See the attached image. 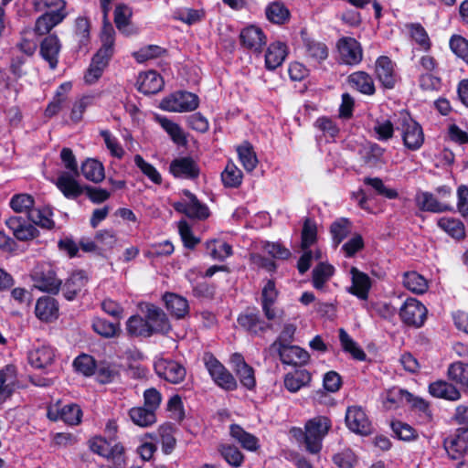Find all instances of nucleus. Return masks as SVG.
Returning <instances> with one entry per match:
<instances>
[{
	"label": "nucleus",
	"instance_id": "nucleus-48",
	"mask_svg": "<svg viewBox=\"0 0 468 468\" xmlns=\"http://www.w3.org/2000/svg\"><path fill=\"white\" fill-rule=\"evenodd\" d=\"M93 331L104 338H113L120 335L122 330L120 323H112L105 318L96 317L92 320Z\"/></svg>",
	"mask_w": 468,
	"mask_h": 468
},
{
	"label": "nucleus",
	"instance_id": "nucleus-56",
	"mask_svg": "<svg viewBox=\"0 0 468 468\" xmlns=\"http://www.w3.org/2000/svg\"><path fill=\"white\" fill-rule=\"evenodd\" d=\"M221 457L232 467L239 468L242 466L245 456L238 447L229 443H221L218 447Z\"/></svg>",
	"mask_w": 468,
	"mask_h": 468
},
{
	"label": "nucleus",
	"instance_id": "nucleus-22",
	"mask_svg": "<svg viewBox=\"0 0 468 468\" xmlns=\"http://www.w3.org/2000/svg\"><path fill=\"white\" fill-rule=\"evenodd\" d=\"M88 281L89 278L85 271L77 270L72 271L60 287L64 298L68 301L76 299L88 283Z\"/></svg>",
	"mask_w": 468,
	"mask_h": 468
},
{
	"label": "nucleus",
	"instance_id": "nucleus-57",
	"mask_svg": "<svg viewBox=\"0 0 468 468\" xmlns=\"http://www.w3.org/2000/svg\"><path fill=\"white\" fill-rule=\"evenodd\" d=\"M448 378L463 388H468V363H452L448 367Z\"/></svg>",
	"mask_w": 468,
	"mask_h": 468
},
{
	"label": "nucleus",
	"instance_id": "nucleus-12",
	"mask_svg": "<svg viewBox=\"0 0 468 468\" xmlns=\"http://www.w3.org/2000/svg\"><path fill=\"white\" fill-rule=\"evenodd\" d=\"M427 308L415 298H408L399 309V317L403 324L412 327H421L427 318Z\"/></svg>",
	"mask_w": 468,
	"mask_h": 468
},
{
	"label": "nucleus",
	"instance_id": "nucleus-39",
	"mask_svg": "<svg viewBox=\"0 0 468 468\" xmlns=\"http://www.w3.org/2000/svg\"><path fill=\"white\" fill-rule=\"evenodd\" d=\"M312 380L311 373L303 368L295 369L292 372H289L284 376V387L285 388L295 393L302 388L308 386Z\"/></svg>",
	"mask_w": 468,
	"mask_h": 468
},
{
	"label": "nucleus",
	"instance_id": "nucleus-59",
	"mask_svg": "<svg viewBox=\"0 0 468 468\" xmlns=\"http://www.w3.org/2000/svg\"><path fill=\"white\" fill-rule=\"evenodd\" d=\"M317 241V226L314 220L306 218L303 221L301 233V249L310 250V247Z\"/></svg>",
	"mask_w": 468,
	"mask_h": 468
},
{
	"label": "nucleus",
	"instance_id": "nucleus-6",
	"mask_svg": "<svg viewBox=\"0 0 468 468\" xmlns=\"http://www.w3.org/2000/svg\"><path fill=\"white\" fill-rule=\"evenodd\" d=\"M403 145L410 151H418L424 144V133L421 125L410 113L402 114L399 126Z\"/></svg>",
	"mask_w": 468,
	"mask_h": 468
},
{
	"label": "nucleus",
	"instance_id": "nucleus-44",
	"mask_svg": "<svg viewBox=\"0 0 468 468\" xmlns=\"http://www.w3.org/2000/svg\"><path fill=\"white\" fill-rule=\"evenodd\" d=\"M339 341L345 353L349 354L352 358L357 361H366L367 354L358 344L344 329H339Z\"/></svg>",
	"mask_w": 468,
	"mask_h": 468
},
{
	"label": "nucleus",
	"instance_id": "nucleus-1",
	"mask_svg": "<svg viewBox=\"0 0 468 468\" xmlns=\"http://www.w3.org/2000/svg\"><path fill=\"white\" fill-rule=\"evenodd\" d=\"M64 0H34V8L44 12L35 23V32L37 35H47L60 24L68 16Z\"/></svg>",
	"mask_w": 468,
	"mask_h": 468
},
{
	"label": "nucleus",
	"instance_id": "nucleus-21",
	"mask_svg": "<svg viewBox=\"0 0 468 468\" xmlns=\"http://www.w3.org/2000/svg\"><path fill=\"white\" fill-rule=\"evenodd\" d=\"M350 274L351 286L346 288V292L359 300H367L372 287V281L368 274L359 271L356 267H351Z\"/></svg>",
	"mask_w": 468,
	"mask_h": 468
},
{
	"label": "nucleus",
	"instance_id": "nucleus-28",
	"mask_svg": "<svg viewBox=\"0 0 468 468\" xmlns=\"http://www.w3.org/2000/svg\"><path fill=\"white\" fill-rule=\"evenodd\" d=\"M58 303L51 296H41L35 306L37 318L45 323H51L58 318Z\"/></svg>",
	"mask_w": 468,
	"mask_h": 468
},
{
	"label": "nucleus",
	"instance_id": "nucleus-34",
	"mask_svg": "<svg viewBox=\"0 0 468 468\" xmlns=\"http://www.w3.org/2000/svg\"><path fill=\"white\" fill-rule=\"evenodd\" d=\"M276 351L282 364L297 365L306 364L310 356L306 350L298 346H285V347H277Z\"/></svg>",
	"mask_w": 468,
	"mask_h": 468
},
{
	"label": "nucleus",
	"instance_id": "nucleus-62",
	"mask_svg": "<svg viewBox=\"0 0 468 468\" xmlns=\"http://www.w3.org/2000/svg\"><path fill=\"white\" fill-rule=\"evenodd\" d=\"M35 199L33 196L26 193L14 195L9 202L10 207L16 213L26 212L27 215L34 209Z\"/></svg>",
	"mask_w": 468,
	"mask_h": 468
},
{
	"label": "nucleus",
	"instance_id": "nucleus-25",
	"mask_svg": "<svg viewBox=\"0 0 468 468\" xmlns=\"http://www.w3.org/2000/svg\"><path fill=\"white\" fill-rule=\"evenodd\" d=\"M145 317L150 322L153 335L156 334L167 335L172 329L166 314L160 307L153 303L147 305Z\"/></svg>",
	"mask_w": 468,
	"mask_h": 468
},
{
	"label": "nucleus",
	"instance_id": "nucleus-46",
	"mask_svg": "<svg viewBox=\"0 0 468 468\" xmlns=\"http://www.w3.org/2000/svg\"><path fill=\"white\" fill-rule=\"evenodd\" d=\"M437 225L452 239L460 240L465 238L464 224L458 218L442 217L438 220Z\"/></svg>",
	"mask_w": 468,
	"mask_h": 468
},
{
	"label": "nucleus",
	"instance_id": "nucleus-51",
	"mask_svg": "<svg viewBox=\"0 0 468 468\" xmlns=\"http://www.w3.org/2000/svg\"><path fill=\"white\" fill-rule=\"evenodd\" d=\"M132 10L124 4H119L114 9V24L117 29L126 36L133 33L129 28L131 25Z\"/></svg>",
	"mask_w": 468,
	"mask_h": 468
},
{
	"label": "nucleus",
	"instance_id": "nucleus-64",
	"mask_svg": "<svg viewBox=\"0 0 468 468\" xmlns=\"http://www.w3.org/2000/svg\"><path fill=\"white\" fill-rule=\"evenodd\" d=\"M449 46L453 54L468 64V40L461 35H452Z\"/></svg>",
	"mask_w": 468,
	"mask_h": 468
},
{
	"label": "nucleus",
	"instance_id": "nucleus-17",
	"mask_svg": "<svg viewBox=\"0 0 468 468\" xmlns=\"http://www.w3.org/2000/svg\"><path fill=\"white\" fill-rule=\"evenodd\" d=\"M5 226L12 231L14 237L20 241H29L40 234L37 227L28 223L23 217L13 216L5 220Z\"/></svg>",
	"mask_w": 468,
	"mask_h": 468
},
{
	"label": "nucleus",
	"instance_id": "nucleus-40",
	"mask_svg": "<svg viewBox=\"0 0 468 468\" xmlns=\"http://www.w3.org/2000/svg\"><path fill=\"white\" fill-rule=\"evenodd\" d=\"M229 434L247 451L256 452L260 448L259 439L255 435L246 431L239 424H231L229 426Z\"/></svg>",
	"mask_w": 468,
	"mask_h": 468
},
{
	"label": "nucleus",
	"instance_id": "nucleus-10",
	"mask_svg": "<svg viewBox=\"0 0 468 468\" xmlns=\"http://www.w3.org/2000/svg\"><path fill=\"white\" fill-rule=\"evenodd\" d=\"M101 40V46L92 56L90 63L105 70L114 54V29L110 23L104 25Z\"/></svg>",
	"mask_w": 468,
	"mask_h": 468
},
{
	"label": "nucleus",
	"instance_id": "nucleus-15",
	"mask_svg": "<svg viewBox=\"0 0 468 468\" xmlns=\"http://www.w3.org/2000/svg\"><path fill=\"white\" fill-rule=\"evenodd\" d=\"M342 63L358 65L363 59V48L359 41L351 37H342L336 42Z\"/></svg>",
	"mask_w": 468,
	"mask_h": 468
},
{
	"label": "nucleus",
	"instance_id": "nucleus-50",
	"mask_svg": "<svg viewBox=\"0 0 468 468\" xmlns=\"http://www.w3.org/2000/svg\"><path fill=\"white\" fill-rule=\"evenodd\" d=\"M74 37L78 43L77 48L81 50L88 47L90 41V23L89 18L79 16L75 20Z\"/></svg>",
	"mask_w": 468,
	"mask_h": 468
},
{
	"label": "nucleus",
	"instance_id": "nucleus-49",
	"mask_svg": "<svg viewBox=\"0 0 468 468\" xmlns=\"http://www.w3.org/2000/svg\"><path fill=\"white\" fill-rule=\"evenodd\" d=\"M239 160L248 172L253 171L258 165V158L253 145L249 141H244L237 146Z\"/></svg>",
	"mask_w": 468,
	"mask_h": 468
},
{
	"label": "nucleus",
	"instance_id": "nucleus-27",
	"mask_svg": "<svg viewBox=\"0 0 468 468\" xmlns=\"http://www.w3.org/2000/svg\"><path fill=\"white\" fill-rule=\"evenodd\" d=\"M289 53V48L285 42H271L265 52V68L268 70H275L282 65Z\"/></svg>",
	"mask_w": 468,
	"mask_h": 468
},
{
	"label": "nucleus",
	"instance_id": "nucleus-33",
	"mask_svg": "<svg viewBox=\"0 0 468 468\" xmlns=\"http://www.w3.org/2000/svg\"><path fill=\"white\" fill-rule=\"evenodd\" d=\"M265 16L273 25L284 26L290 22L292 15L283 2L276 0L266 5Z\"/></svg>",
	"mask_w": 468,
	"mask_h": 468
},
{
	"label": "nucleus",
	"instance_id": "nucleus-29",
	"mask_svg": "<svg viewBox=\"0 0 468 468\" xmlns=\"http://www.w3.org/2000/svg\"><path fill=\"white\" fill-rule=\"evenodd\" d=\"M137 90L145 95L158 93L165 85L163 77L155 70H148L139 74Z\"/></svg>",
	"mask_w": 468,
	"mask_h": 468
},
{
	"label": "nucleus",
	"instance_id": "nucleus-19",
	"mask_svg": "<svg viewBox=\"0 0 468 468\" xmlns=\"http://www.w3.org/2000/svg\"><path fill=\"white\" fill-rule=\"evenodd\" d=\"M169 172L176 178L195 180L200 175V168L192 157L183 156L172 160L169 165Z\"/></svg>",
	"mask_w": 468,
	"mask_h": 468
},
{
	"label": "nucleus",
	"instance_id": "nucleus-47",
	"mask_svg": "<svg viewBox=\"0 0 468 468\" xmlns=\"http://www.w3.org/2000/svg\"><path fill=\"white\" fill-rule=\"evenodd\" d=\"M129 417L139 427H149L157 420L156 413L144 406L133 407L129 410Z\"/></svg>",
	"mask_w": 468,
	"mask_h": 468
},
{
	"label": "nucleus",
	"instance_id": "nucleus-16",
	"mask_svg": "<svg viewBox=\"0 0 468 468\" xmlns=\"http://www.w3.org/2000/svg\"><path fill=\"white\" fill-rule=\"evenodd\" d=\"M345 420L346 427L355 433L367 435L371 432V422L359 406H349Z\"/></svg>",
	"mask_w": 468,
	"mask_h": 468
},
{
	"label": "nucleus",
	"instance_id": "nucleus-42",
	"mask_svg": "<svg viewBox=\"0 0 468 468\" xmlns=\"http://www.w3.org/2000/svg\"><path fill=\"white\" fill-rule=\"evenodd\" d=\"M126 331L132 337H150L153 335L150 322L146 317L143 318L139 314H134L128 318L126 322Z\"/></svg>",
	"mask_w": 468,
	"mask_h": 468
},
{
	"label": "nucleus",
	"instance_id": "nucleus-31",
	"mask_svg": "<svg viewBox=\"0 0 468 468\" xmlns=\"http://www.w3.org/2000/svg\"><path fill=\"white\" fill-rule=\"evenodd\" d=\"M348 85L358 92L372 96L376 93V87L372 76L364 70H357L347 77Z\"/></svg>",
	"mask_w": 468,
	"mask_h": 468
},
{
	"label": "nucleus",
	"instance_id": "nucleus-4",
	"mask_svg": "<svg viewBox=\"0 0 468 468\" xmlns=\"http://www.w3.org/2000/svg\"><path fill=\"white\" fill-rule=\"evenodd\" d=\"M33 286L44 292L56 295L59 292L62 282L58 278L54 267L48 262L37 263L30 273Z\"/></svg>",
	"mask_w": 468,
	"mask_h": 468
},
{
	"label": "nucleus",
	"instance_id": "nucleus-3",
	"mask_svg": "<svg viewBox=\"0 0 468 468\" xmlns=\"http://www.w3.org/2000/svg\"><path fill=\"white\" fill-rule=\"evenodd\" d=\"M271 321L263 318L256 306H248L237 317L240 328L254 337H264L268 332L272 331Z\"/></svg>",
	"mask_w": 468,
	"mask_h": 468
},
{
	"label": "nucleus",
	"instance_id": "nucleus-54",
	"mask_svg": "<svg viewBox=\"0 0 468 468\" xmlns=\"http://www.w3.org/2000/svg\"><path fill=\"white\" fill-rule=\"evenodd\" d=\"M335 268L327 262H319L312 271V284L316 290H322L325 282L334 275Z\"/></svg>",
	"mask_w": 468,
	"mask_h": 468
},
{
	"label": "nucleus",
	"instance_id": "nucleus-55",
	"mask_svg": "<svg viewBox=\"0 0 468 468\" xmlns=\"http://www.w3.org/2000/svg\"><path fill=\"white\" fill-rule=\"evenodd\" d=\"M175 431L174 425L170 422H165L158 428L162 452L166 455L171 454L176 446V439L174 436Z\"/></svg>",
	"mask_w": 468,
	"mask_h": 468
},
{
	"label": "nucleus",
	"instance_id": "nucleus-60",
	"mask_svg": "<svg viewBox=\"0 0 468 468\" xmlns=\"http://www.w3.org/2000/svg\"><path fill=\"white\" fill-rule=\"evenodd\" d=\"M242 172L232 162L227 164L221 173V180L226 187L237 188L242 183Z\"/></svg>",
	"mask_w": 468,
	"mask_h": 468
},
{
	"label": "nucleus",
	"instance_id": "nucleus-61",
	"mask_svg": "<svg viewBox=\"0 0 468 468\" xmlns=\"http://www.w3.org/2000/svg\"><path fill=\"white\" fill-rule=\"evenodd\" d=\"M96 378L101 384H108L114 381L119 376V371L114 364L107 361H101L97 363L95 370Z\"/></svg>",
	"mask_w": 468,
	"mask_h": 468
},
{
	"label": "nucleus",
	"instance_id": "nucleus-63",
	"mask_svg": "<svg viewBox=\"0 0 468 468\" xmlns=\"http://www.w3.org/2000/svg\"><path fill=\"white\" fill-rule=\"evenodd\" d=\"M395 437L400 441H410L418 439L417 431L410 424L401 420H393L390 423Z\"/></svg>",
	"mask_w": 468,
	"mask_h": 468
},
{
	"label": "nucleus",
	"instance_id": "nucleus-5",
	"mask_svg": "<svg viewBox=\"0 0 468 468\" xmlns=\"http://www.w3.org/2000/svg\"><path fill=\"white\" fill-rule=\"evenodd\" d=\"M204 365L214 383L225 391L238 388L234 375L211 353L204 356Z\"/></svg>",
	"mask_w": 468,
	"mask_h": 468
},
{
	"label": "nucleus",
	"instance_id": "nucleus-20",
	"mask_svg": "<svg viewBox=\"0 0 468 468\" xmlns=\"http://www.w3.org/2000/svg\"><path fill=\"white\" fill-rule=\"evenodd\" d=\"M385 152L386 149L378 144L367 142L358 149V155L364 166L378 168L386 164Z\"/></svg>",
	"mask_w": 468,
	"mask_h": 468
},
{
	"label": "nucleus",
	"instance_id": "nucleus-52",
	"mask_svg": "<svg viewBox=\"0 0 468 468\" xmlns=\"http://www.w3.org/2000/svg\"><path fill=\"white\" fill-rule=\"evenodd\" d=\"M352 222L347 218H339L330 226V234L335 247H337L350 234Z\"/></svg>",
	"mask_w": 468,
	"mask_h": 468
},
{
	"label": "nucleus",
	"instance_id": "nucleus-53",
	"mask_svg": "<svg viewBox=\"0 0 468 468\" xmlns=\"http://www.w3.org/2000/svg\"><path fill=\"white\" fill-rule=\"evenodd\" d=\"M402 282L408 290L416 294H423L429 288L427 280L414 271L405 272Z\"/></svg>",
	"mask_w": 468,
	"mask_h": 468
},
{
	"label": "nucleus",
	"instance_id": "nucleus-30",
	"mask_svg": "<svg viewBox=\"0 0 468 468\" xmlns=\"http://www.w3.org/2000/svg\"><path fill=\"white\" fill-rule=\"evenodd\" d=\"M74 176L63 172L56 181V186L68 199H76L84 193V186H80Z\"/></svg>",
	"mask_w": 468,
	"mask_h": 468
},
{
	"label": "nucleus",
	"instance_id": "nucleus-18",
	"mask_svg": "<svg viewBox=\"0 0 468 468\" xmlns=\"http://www.w3.org/2000/svg\"><path fill=\"white\" fill-rule=\"evenodd\" d=\"M443 448L452 460H460L468 450V429H458L457 433L443 440Z\"/></svg>",
	"mask_w": 468,
	"mask_h": 468
},
{
	"label": "nucleus",
	"instance_id": "nucleus-45",
	"mask_svg": "<svg viewBox=\"0 0 468 468\" xmlns=\"http://www.w3.org/2000/svg\"><path fill=\"white\" fill-rule=\"evenodd\" d=\"M159 123L174 144L182 147H186L187 145L188 141L186 134L178 123L166 117L160 118Z\"/></svg>",
	"mask_w": 468,
	"mask_h": 468
},
{
	"label": "nucleus",
	"instance_id": "nucleus-35",
	"mask_svg": "<svg viewBox=\"0 0 468 468\" xmlns=\"http://www.w3.org/2000/svg\"><path fill=\"white\" fill-rule=\"evenodd\" d=\"M54 208L51 205H44L42 207H35L28 214V219L35 225L41 229L52 230L56 227L53 220Z\"/></svg>",
	"mask_w": 468,
	"mask_h": 468
},
{
	"label": "nucleus",
	"instance_id": "nucleus-38",
	"mask_svg": "<svg viewBox=\"0 0 468 468\" xmlns=\"http://www.w3.org/2000/svg\"><path fill=\"white\" fill-rule=\"evenodd\" d=\"M55 357L54 350L50 346H40L28 352V363L35 368L44 369L50 366Z\"/></svg>",
	"mask_w": 468,
	"mask_h": 468
},
{
	"label": "nucleus",
	"instance_id": "nucleus-24",
	"mask_svg": "<svg viewBox=\"0 0 468 468\" xmlns=\"http://www.w3.org/2000/svg\"><path fill=\"white\" fill-rule=\"evenodd\" d=\"M61 49L59 38L55 34H49L40 42L39 54L48 63L51 69H56L58 63V55Z\"/></svg>",
	"mask_w": 468,
	"mask_h": 468
},
{
	"label": "nucleus",
	"instance_id": "nucleus-32",
	"mask_svg": "<svg viewBox=\"0 0 468 468\" xmlns=\"http://www.w3.org/2000/svg\"><path fill=\"white\" fill-rule=\"evenodd\" d=\"M162 299L166 310L173 317L182 319L189 313V304L185 297L167 292L163 295Z\"/></svg>",
	"mask_w": 468,
	"mask_h": 468
},
{
	"label": "nucleus",
	"instance_id": "nucleus-26",
	"mask_svg": "<svg viewBox=\"0 0 468 468\" xmlns=\"http://www.w3.org/2000/svg\"><path fill=\"white\" fill-rule=\"evenodd\" d=\"M301 37L308 58L321 63L328 58V48L325 43L309 37L305 30L301 31Z\"/></svg>",
	"mask_w": 468,
	"mask_h": 468
},
{
	"label": "nucleus",
	"instance_id": "nucleus-8",
	"mask_svg": "<svg viewBox=\"0 0 468 468\" xmlns=\"http://www.w3.org/2000/svg\"><path fill=\"white\" fill-rule=\"evenodd\" d=\"M199 106V98L197 94L177 90L164 98L161 101V108L172 112H193Z\"/></svg>",
	"mask_w": 468,
	"mask_h": 468
},
{
	"label": "nucleus",
	"instance_id": "nucleus-37",
	"mask_svg": "<svg viewBox=\"0 0 468 468\" xmlns=\"http://www.w3.org/2000/svg\"><path fill=\"white\" fill-rule=\"evenodd\" d=\"M429 392L434 398L456 401L461 399L460 390L445 380H437L429 385Z\"/></svg>",
	"mask_w": 468,
	"mask_h": 468
},
{
	"label": "nucleus",
	"instance_id": "nucleus-41",
	"mask_svg": "<svg viewBox=\"0 0 468 468\" xmlns=\"http://www.w3.org/2000/svg\"><path fill=\"white\" fill-rule=\"evenodd\" d=\"M71 88L72 85L69 81L63 82L57 88L54 97L45 110L46 117L52 118L60 112L63 103L67 101V94Z\"/></svg>",
	"mask_w": 468,
	"mask_h": 468
},
{
	"label": "nucleus",
	"instance_id": "nucleus-43",
	"mask_svg": "<svg viewBox=\"0 0 468 468\" xmlns=\"http://www.w3.org/2000/svg\"><path fill=\"white\" fill-rule=\"evenodd\" d=\"M82 176L89 181L100 183L105 177L104 166L97 159L88 158L80 165Z\"/></svg>",
	"mask_w": 468,
	"mask_h": 468
},
{
	"label": "nucleus",
	"instance_id": "nucleus-11",
	"mask_svg": "<svg viewBox=\"0 0 468 468\" xmlns=\"http://www.w3.org/2000/svg\"><path fill=\"white\" fill-rule=\"evenodd\" d=\"M396 63L388 56H379L375 61L374 74L384 90H393L399 76L396 71Z\"/></svg>",
	"mask_w": 468,
	"mask_h": 468
},
{
	"label": "nucleus",
	"instance_id": "nucleus-14",
	"mask_svg": "<svg viewBox=\"0 0 468 468\" xmlns=\"http://www.w3.org/2000/svg\"><path fill=\"white\" fill-rule=\"evenodd\" d=\"M239 39L241 48L256 55L261 54L267 44L266 34L260 27L254 25L242 28Z\"/></svg>",
	"mask_w": 468,
	"mask_h": 468
},
{
	"label": "nucleus",
	"instance_id": "nucleus-36",
	"mask_svg": "<svg viewBox=\"0 0 468 468\" xmlns=\"http://www.w3.org/2000/svg\"><path fill=\"white\" fill-rule=\"evenodd\" d=\"M416 205L421 211L441 213L452 210V207L444 203H441L428 191H420L415 197Z\"/></svg>",
	"mask_w": 468,
	"mask_h": 468
},
{
	"label": "nucleus",
	"instance_id": "nucleus-9",
	"mask_svg": "<svg viewBox=\"0 0 468 468\" xmlns=\"http://www.w3.org/2000/svg\"><path fill=\"white\" fill-rule=\"evenodd\" d=\"M186 200L174 203L176 212L186 215L191 219L206 220L210 217V210L207 204L201 202L197 197L188 189L182 191Z\"/></svg>",
	"mask_w": 468,
	"mask_h": 468
},
{
	"label": "nucleus",
	"instance_id": "nucleus-13",
	"mask_svg": "<svg viewBox=\"0 0 468 468\" xmlns=\"http://www.w3.org/2000/svg\"><path fill=\"white\" fill-rule=\"evenodd\" d=\"M154 368L160 378L171 384H179L186 378V367L173 359L160 358L154 362Z\"/></svg>",
	"mask_w": 468,
	"mask_h": 468
},
{
	"label": "nucleus",
	"instance_id": "nucleus-7",
	"mask_svg": "<svg viewBox=\"0 0 468 468\" xmlns=\"http://www.w3.org/2000/svg\"><path fill=\"white\" fill-rule=\"evenodd\" d=\"M82 416V410L77 403L63 405L58 399L47 407V418L54 422L61 420L69 426H77L80 424Z\"/></svg>",
	"mask_w": 468,
	"mask_h": 468
},
{
	"label": "nucleus",
	"instance_id": "nucleus-23",
	"mask_svg": "<svg viewBox=\"0 0 468 468\" xmlns=\"http://www.w3.org/2000/svg\"><path fill=\"white\" fill-rule=\"evenodd\" d=\"M279 294L280 292L276 288L275 281L272 279L268 280L261 294V306L264 317L268 320H274L277 317L274 305L278 300Z\"/></svg>",
	"mask_w": 468,
	"mask_h": 468
},
{
	"label": "nucleus",
	"instance_id": "nucleus-2",
	"mask_svg": "<svg viewBox=\"0 0 468 468\" xmlns=\"http://www.w3.org/2000/svg\"><path fill=\"white\" fill-rule=\"evenodd\" d=\"M332 428V420L324 415L315 416L308 420L304 424L305 432L301 428H292V432L296 437L297 433L304 438L306 451L312 454H317L323 447V440Z\"/></svg>",
	"mask_w": 468,
	"mask_h": 468
},
{
	"label": "nucleus",
	"instance_id": "nucleus-58",
	"mask_svg": "<svg viewBox=\"0 0 468 468\" xmlns=\"http://www.w3.org/2000/svg\"><path fill=\"white\" fill-rule=\"evenodd\" d=\"M73 367L76 372L85 377H91L95 375L97 362L92 356L83 353L75 357Z\"/></svg>",
	"mask_w": 468,
	"mask_h": 468
}]
</instances>
